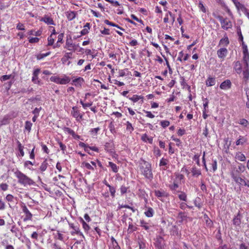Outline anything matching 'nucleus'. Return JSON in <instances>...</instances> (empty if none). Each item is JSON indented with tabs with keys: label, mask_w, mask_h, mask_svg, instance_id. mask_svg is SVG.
I'll list each match as a JSON object with an SVG mask.
<instances>
[{
	"label": "nucleus",
	"mask_w": 249,
	"mask_h": 249,
	"mask_svg": "<svg viewBox=\"0 0 249 249\" xmlns=\"http://www.w3.org/2000/svg\"><path fill=\"white\" fill-rule=\"evenodd\" d=\"M15 175L18 179V182L24 186H31L35 183L32 179L19 170L15 172Z\"/></svg>",
	"instance_id": "1"
},
{
	"label": "nucleus",
	"mask_w": 249,
	"mask_h": 249,
	"mask_svg": "<svg viewBox=\"0 0 249 249\" xmlns=\"http://www.w3.org/2000/svg\"><path fill=\"white\" fill-rule=\"evenodd\" d=\"M140 170L142 174L147 179L151 180L153 178L151 164L149 162L142 160L141 163Z\"/></svg>",
	"instance_id": "2"
},
{
	"label": "nucleus",
	"mask_w": 249,
	"mask_h": 249,
	"mask_svg": "<svg viewBox=\"0 0 249 249\" xmlns=\"http://www.w3.org/2000/svg\"><path fill=\"white\" fill-rule=\"evenodd\" d=\"M50 80L57 84L66 85L70 82L71 79L69 76L64 74L61 76L58 75L52 76L50 78Z\"/></svg>",
	"instance_id": "3"
},
{
	"label": "nucleus",
	"mask_w": 249,
	"mask_h": 249,
	"mask_svg": "<svg viewBox=\"0 0 249 249\" xmlns=\"http://www.w3.org/2000/svg\"><path fill=\"white\" fill-rule=\"evenodd\" d=\"M221 25L222 29L225 30H228L229 29L231 28L232 26V22L231 21L229 20L227 18H223L222 16H218L216 17Z\"/></svg>",
	"instance_id": "4"
},
{
	"label": "nucleus",
	"mask_w": 249,
	"mask_h": 249,
	"mask_svg": "<svg viewBox=\"0 0 249 249\" xmlns=\"http://www.w3.org/2000/svg\"><path fill=\"white\" fill-rule=\"evenodd\" d=\"M230 175L232 178L233 180L237 183V184L243 186L245 184L246 179L242 178L240 176L236 175L234 171H231L230 172Z\"/></svg>",
	"instance_id": "5"
},
{
	"label": "nucleus",
	"mask_w": 249,
	"mask_h": 249,
	"mask_svg": "<svg viewBox=\"0 0 249 249\" xmlns=\"http://www.w3.org/2000/svg\"><path fill=\"white\" fill-rule=\"evenodd\" d=\"M71 114L77 122H80L83 120V113H80L76 107H72Z\"/></svg>",
	"instance_id": "6"
},
{
	"label": "nucleus",
	"mask_w": 249,
	"mask_h": 249,
	"mask_svg": "<svg viewBox=\"0 0 249 249\" xmlns=\"http://www.w3.org/2000/svg\"><path fill=\"white\" fill-rule=\"evenodd\" d=\"M16 115H14V113H9L6 114L0 120V125H3L8 124L10 120L12 118L16 117Z\"/></svg>",
	"instance_id": "7"
},
{
	"label": "nucleus",
	"mask_w": 249,
	"mask_h": 249,
	"mask_svg": "<svg viewBox=\"0 0 249 249\" xmlns=\"http://www.w3.org/2000/svg\"><path fill=\"white\" fill-rule=\"evenodd\" d=\"M21 208L22 212L25 215V217L24 219V221L31 220H32L33 215L29 211L27 207L25 204L21 205Z\"/></svg>",
	"instance_id": "8"
},
{
	"label": "nucleus",
	"mask_w": 249,
	"mask_h": 249,
	"mask_svg": "<svg viewBox=\"0 0 249 249\" xmlns=\"http://www.w3.org/2000/svg\"><path fill=\"white\" fill-rule=\"evenodd\" d=\"M241 214L240 212H239L237 215L234 217L232 220L233 224L235 227H240L241 223Z\"/></svg>",
	"instance_id": "9"
},
{
	"label": "nucleus",
	"mask_w": 249,
	"mask_h": 249,
	"mask_svg": "<svg viewBox=\"0 0 249 249\" xmlns=\"http://www.w3.org/2000/svg\"><path fill=\"white\" fill-rule=\"evenodd\" d=\"M235 6L238 10H241L245 15H246L249 11V10L238 1L235 2Z\"/></svg>",
	"instance_id": "10"
},
{
	"label": "nucleus",
	"mask_w": 249,
	"mask_h": 249,
	"mask_svg": "<svg viewBox=\"0 0 249 249\" xmlns=\"http://www.w3.org/2000/svg\"><path fill=\"white\" fill-rule=\"evenodd\" d=\"M40 21H43L48 25H55L53 19L48 15H45L41 18Z\"/></svg>",
	"instance_id": "11"
},
{
	"label": "nucleus",
	"mask_w": 249,
	"mask_h": 249,
	"mask_svg": "<svg viewBox=\"0 0 249 249\" xmlns=\"http://www.w3.org/2000/svg\"><path fill=\"white\" fill-rule=\"evenodd\" d=\"M69 225L71 228L73 229V231L71 232V235H73L75 234H79L83 236L82 233L80 231L78 226H75L72 223H70Z\"/></svg>",
	"instance_id": "12"
},
{
	"label": "nucleus",
	"mask_w": 249,
	"mask_h": 249,
	"mask_svg": "<svg viewBox=\"0 0 249 249\" xmlns=\"http://www.w3.org/2000/svg\"><path fill=\"white\" fill-rule=\"evenodd\" d=\"M10 231L15 234V236L19 238L21 236V232L18 228L15 225L12 226Z\"/></svg>",
	"instance_id": "13"
},
{
	"label": "nucleus",
	"mask_w": 249,
	"mask_h": 249,
	"mask_svg": "<svg viewBox=\"0 0 249 249\" xmlns=\"http://www.w3.org/2000/svg\"><path fill=\"white\" fill-rule=\"evenodd\" d=\"M231 82L230 80H226L223 81L220 85V88L223 90H227L231 87Z\"/></svg>",
	"instance_id": "14"
},
{
	"label": "nucleus",
	"mask_w": 249,
	"mask_h": 249,
	"mask_svg": "<svg viewBox=\"0 0 249 249\" xmlns=\"http://www.w3.org/2000/svg\"><path fill=\"white\" fill-rule=\"evenodd\" d=\"M66 16L67 17L69 21L72 20L77 15L76 12L72 11H68L65 12Z\"/></svg>",
	"instance_id": "15"
},
{
	"label": "nucleus",
	"mask_w": 249,
	"mask_h": 249,
	"mask_svg": "<svg viewBox=\"0 0 249 249\" xmlns=\"http://www.w3.org/2000/svg\"><path fill=\"white\" fill-rule=\"evenodd\" d=\"M155 195L160 200H162V198L167 196L166 192L163 190H155L154 191Z\"/></svg>",
	"instance_id": "16"
},
{
	"label": "nucleus",
	"mask_w": 249,
	"mask_h": 249,
	"mask_svg": "<svg viewBox=\"0 0 249 249\" xmlns=\"http://www.w3.org/2000/svg\"><path fill=\"white\" fill-rule=\"evenodd\" d=\"M143 98L144 97L143 96L136 94H134L132 97H129V99L134 103H136L141 100L142 104L143 103Z\"/></svg>",
	"instance_id": "17"
},
{
	"label": "nucleus",
	"mask_w": 249,
	"mask_h": 249,
	"mask_svg": "<svg viewBox=\"0 0 249 249\" xmlns=\"http://www.w3.org/2000/svg\"><path fill=\"white\" fill-rule=\"evenodd\" d=\"M190 171L194 177L197 178L199 176L201 175V170L200 169H198L196 166H193Z\"/></svg>",
	"instance_id": "18"
},
{
	"label": "nucleus",
	"mask_w": 249,
	"mask_h": 249,
	"mask_svg": "<svg viewBox=\"0 0 249 249\" xmlns=\"http://www.w3.org/2000/svg\"><path fill=\"white\" fill-rule=\"evenodd\" d=\"M228 53V50L226 48H221L217 52V54L220 58H224Z\"/></svg>",
	"instance_id": "19"
},
{
	"label": "nucleus",
	"mask_w": 249,
	"mask_h": 249,
	"mask_svg": "<svg viewBox=\"0 0 249 249\" xmlns=\"http://www.w3.org/2000/svg\"><path fill=\"white\" fill-rule=\"evenodd\" d=\"M84 82V79L81 77H79L72 80V84L76 87H81Z\"/></svg>",
	"instance_id": "20"
},
{
	"label": "nucleus",
	"mask_w": 249,
	"mask_h": 249,
	"mask_svg": "<svg viewBox=\"0 0 249 249\" xmlns=\"http://www.w3.org/2000/svg\"><path fill=\"white\" fill-rule=\"evenodd\" d=\"M65 47L69 51H75L76 50V45L71 41L67 40Z\"/></svg>",
	"instance_id": "21"
},
{
	"label": "nucleus",
	"mask_w": 249,
	"mask_h": 249,
	"mask_svg": "<svg viewBox=\"0 0 249 249\" xmlns=\"http://www.w3.org/2000/svg\"><path fill=\"white\" fill-rule=\"evenodd\" d=\"M248 139L246 136H239L238 140L236 142V145H243L247 142Z\"/></svg>",
	"instance_id": "22"
},
{
	"label": "nucleus",
	"mask_w": 249,
	"mask_h": 249,
	"mask_svg": "<svg viewBox=\"0 0 249 249\" xmlns=\"http://www.w3.org/2000/svg\"><path fill=\"white\" fill-rule=\"evenodd\" d=\"M243 62L245 64V66L247 68H249V53L246 52L243 53Z\"/></svg>",
	"instance_id": "23"
},
{
	"label": "nucleus",
	"mask_w": 249,
	"mask_h": 249,
	"mask_svg": "<svg viewBox=\"0 0 249 249\" xmlns=\"http://www.w3.org/2000/svg\"><path fill=\"white\" fill-rule=\"evenodd\" d=\"M215 78L214 77H209L206 81V85L207 87H211L215 84Z\"/></svg>",
	"instance_id": "24"
},
{
	"label": "nucleus",
	"mask_w": 249,
	"mask_h": 249,
	"mask_svg": "<svg viewBox=\"0 0 249 249\" xmlns=\"http://www.w3.org/2000/svg\"><path fill=\"white\" fill-rule=\"evenodd\" d=\"M168 160L167 159L162 158L160 160L159 165L163 170H166L167 168Z\"/></svg>",
	"instance_id": "25"
},
{
	"label": "nucleus",
	"mask_w": 249,
	"mask_h": 249,
	"mask_svg": "<svg viewBox=\"0 0 249 249\" xmlns=\"http://www.w3.org/2000/svg\"><path fill=\"white\" fill-rule=\"evenodd\" d=\"M235 158L236 160L241 161H244L246 160V157L245 155L241 152H237L235 154Z\"/></svg>",
	"instance_id": "26"
},
{
	"label": "nucleus",
	"mask_w": 249,
	"mask_h": 249,
	"mask_svg": "<svg viewBox=\"0 0 249 249\" xmlns=\"http://www.w3.org/2000/svg\"><path fill=\"white\" fill-rule=\"evenodd\" d=\"M141 139L143 142H148L150 144L153 142V138L152 137H148L146 134L142 135Z\"/></svg>",
	"instance_id": "27"
},
{
	"label": "nucleus",
	"mask_w": 249,
	"mask_h": 249,
	"mask_svg": "<svg viewBox=\"0 0 249 249\" xmlns=\"http://www.w3.org/2000/svg\"><path fill=\"white\" fill-rule=\"evenodd\" d=\"M34 165V162H33L30 160H26L24 162V167L28 169L31 171H34V169L32 167V166Z\"/></svg>",
	"instance_id": "28"
},
{
	"label": "nucleus",
	"mask_w": 249,
	"mask_h": 249,
	"mask_svg": "<svg viewBox=\"0 0 249 249\" xmlns=\"http://www.w3.org/2000/svg\"><path fill=\"white\" fill-rule=\"evenodd\" d=\"M72 53H65L63 57L61 59L62 63L65 64L67 61L72 58Z\"/></svg>",
	"instance_id": "29"
},
{
	"label": "nucleus",
	"mask_w": 249,
	"mask_h": 249,
	"mask_svg": "<svg viewBox=\"0 0 249 249\" xmlns=\"http://www.w3.org/2000/svg\"><path fill=\"white\" fill-rule=\"evenodd\" d=\"M111 246L110 247V249H121L118 244V243L113 237L111 238Z\"/></svg>",
	"instance_id": "30"
},
{
	"label": "nucleus",
	"mask_w": 249,
	"mask_h": 249,
	"mask_svg": "<svg viewBox=\"0 0 249 249\" xmlns=\"http://www.w3.org/2000/svg\"><path fill=\"white\" fill-rule=\"evenodd\" d=\"M48 166V163L47 162V159H45L41 164L40 167H39V170L41 172H43L45 171L46 170L47 167Z\"/></svg>",
	"instance_id": "31"
},
{
	"label": "nucleus",
	"mask_w": 249,
	"mask_h": 249,
	"mask_svg": "<svg viewBox=\"0 0 249 249\" xmlns=\"http://www.w3.org/2000/svg\"><path fill=\"white\" fill-rule=\"evenodd\" d=\"M105 150L107 152L111 153L112 152L113 149V144L111 142H107L105 143Z\"/></svg>",
	"instance_id": "32"
},
{
	"label": "nucleus",
	"mask_w": 249,
	"mask_h": 249,
	"mask_svg": "<svg viewBox=\"0 0 249 249\" xmlns=\"http://www.w3.org/2000/svg\"><path fill=\"white\" fill-rule=\"evenodd\" d=\"M108 166L110 167L111 169V170L114 173H117L119 170V167L117 166V165L111 161L108 162Z\"/></svg>",
	"instance_id": "33"
},
{
	"label": "nucleus",
	"mask_w": 249,
	"mask_h": 249,
	"mask_svg": "<svg viewBox=\"0 0 249 249\" xmlns=\"http://www.w3.org/2000/svg\"><path fill=\"white\" fill-rule=\"evenodd\" d=\"M229 44V38L227 37V36H225L224 37L221 39L219 41V45H223V46H228Z\"/></svg>",
	"instance_id": "34"
},
{
	"label": "nucleus",
	"mask_w": 249,
	"mask_h": 249,
	"mask_svg": "<svg viewBox=\"0 0 249 249\" xmlns=\"http://www.w3.org/2000/svg\"><path fill=\"white\" fill-rule=\"evenodd\" d=\"M54 238L57 240L63 241L64 239L63 234L60 232L59 231H56L55 233H53Z\"/></svg>",
	"instance_id": "35"
},
{
	"label": "nucleus",
	"mask_w": 249,
	"mask_h": 249,
	"mask_svg": "<svg viewBox=\"0 0 249 249\" xmlns=\"http://www.w3.org/2000/svg\"><path fill=\"white\" fill-rule=\"evenodd\" d=\"M5 199L7 201L9 202V206L11 207V203L14 202L15 197L11 194H8L6 196Z\"/></svg>",
	"instance_id": "36"
},
{
	"label": "nucleus",
	"mask_w": 249,
	"mask_h": 249,
	"mask_svg": "<svg viewBox=\"0 0 249 249\" xmlns=\"http://www.w3.org/2000/svg\"><path fill=\"white\" fill-rule=\"evenodd\" d=\"M63 130L64 132L71 135L73 138H75L77 136L74 131L69 127H64Z\"/></svg>",
	"instance_id": "37"
},
{
	"label": "nucleus",
	"mask_w": 249,
	"mask_h": 249,
	"mask_svg": "<svg viewBox=\"0 0 249 249\" xmlns=\"http://www.w3.org/2000/svg\"><path fill=\"white\" fill-rule=\"evenodd\" d=\"M17 143L18 149L19 151V155L21 157H23L24 155V152L23 151L24 146L22 145L21 143L18 141H17Z\"/></svg>",
	"instance_id": "38"
},
{
	"label": "nucleus",
	"mask_w": 249,
	"mask_h": 249,
	"mask_svg": "<svg viewBox=\"0 0 249 249\" xmlns=\"http://www.w3.org/2000/svg\"><path fill=\"white\" fill-rule=\"evenodd\" d=\"M234 68L237 73H239L241 72V65L239 61L235 62Z\"/></svg>",
	"instance_id": "39"
},
{
	"label": "nucleus",
	"mask_w": 249,
	"mask_h": 249,
	"mask_svg": "<svg viewBox=\"0 0 249 249\" xmlns=\"http://www.w3.org/2000/svg\"><path fill=\"white\" fill-rule=\"evenodd\" d=\"M28 35H33L36 36H40L42 34V31L41 30H37L35 31L34 30H30L28 32Z\"/></svg>",
	"instance_id": "40"
},
{
	"label": "nucleus",
	"mask_w": 249,
	"mask_h": 249,
	"mask_svg": "<svg viewBox=\"0 0 249 249\" xmlns=\"http://www.w3.org/2000/svg\"><path fill=\"white\" fill-rule=\"evenodd\" d=\"M145 215L148 217H151L153 216L154 210L151 208L149 207L147 211L144 212Z\"/></svg>",
	"instance_id": "41"
},
{
	"label": "nucleus",
	"mask_w": 249,
	"mask_h": 249,
	"mask_svg": "<svg viewBox=\"0 0 249 249\" xmlns=\"http://www.w3.org/2000/svg\"><path fill=\"white\" fill-rule=\"evenodd\" d=\"M105 23L108 25H109V26H113V27H117V28L121 30H124V29L123 28H122V27H120L117 24H116L113 22H111L110 21H109V20H105Z\"/></svg>",
	"instance_id": "42"
},
{
	"label": "nucleus",
	"mask_w": 249,
	"mask_h": 249,
	"mask_svg": "<svg viewBox=\"0 0 249 249\" xmlns=\"http://www.w3.org/2000/svg\"><path fill=\"white\" fill-rule=\"evenodd\" d=\"M137 227L132 224V223H129L128 225V228L127 229V231L128 233H132L133 231H136Z\"/></svg>",
	"instance_id": "43"
},
{
	"label": "nucleus",
	"mask_w": 249,
	"mask_h": 249,
	"mask_svg": "<svg viewBox=\"0 0 249 249\" xmlns=\"http://www.w3.org/2000/svg\"><path fill=\"white\" fill-rule=\"evenodd\" d=\"M80 222L82 224L83 228L85 231H88L90 229L89 225L82 219L81 218Z\"/></svg>",
	"instance_id": "44"
},
{
	"label": "nucleus",
	"mask_w": 249,
	"mask_h": 249,
	"mask_svg": "<svg viewBox=\"0 0 249 249\" xmlns=\"http://www.w3.org/2000/svg\"><path fill=\"white\" fill-rule=\"evenodd\" d=\"M126 129L127 131L131 133L134 130L132 124L128 121L126 123Z\"/></svg>",
	"instance_id": "45"
},
{
	"label": "nucleus",
	"mask_w": 249,
	"mask_h": 249,
	"mask_svg": "<svg viewBox=\"0 0 249 249\" xmlns=\"http://www.w3.org/2000/svg\"><path fill=\"white\" fill-rule=\"evenodd\" d=\"M194 204L198 208H201L202 205L201 202V199L199 197H197L195 199Z\"/></svg>",
	"instance_id": "46"
},
{
	"label": "nucleus",
	"mask_w": 249,
	"mask_h": 249,
	"mask_svg": "<svg viewBox=\"0 0 249 249\" xmlns=\"http://www.w3.org/2000/svg\"><path fill=\"white\" fill-rule=\"evenodd\" d=\"M238 123L244 127H247L249 124L248 121L245 119H240L238 121Z\"/></svg>",
	"instance_id": "47"
},
{
	"label": "nucleus",
	"mask_w": 249,
	"mask_h": 249,
	"mask_svg": "<svg viewBox=\"0 0 249 249\" xmlns=\"http://www.w3.org/2000/svg\"><path fill=\"white\" fill-rule=\"evenodd\" d=\"M47 40H48L47 46H52L54 43L55 37H54L52 36H50L48 37Z\"/></svg>",
	"instance_id": "48"
},
{
	"label": "nucleus",
	"mask_w": 249,
	"mask_h": 249,
	"mask_svg": "<svg viewBox=\"0 0 249 249\" xmlns=\"http://www.w3.org/2000/svg\"><path fill=\"white\" fill-rule=\"evenodd\" d=\"M83 167L86 168L87 169L93 171L94 170V168L89 163L86 162H83L82 163Z\"/></svg>",
	"instance_id": "49"
},
{
	"label": "nucleus",
	"mask_w": 249,
	"mask_h": 249,
	"mask_svg": "<svg viewBox=\"0 0 249 249\" xmlns=\"http://www.w3.org/2000/svg\"><path fill=\"white\" fill-rule=\"evenodd\" d=\"M245 169H246L245 166L244 165H243L242 164H240L238 165V168L236 170V172H238L239 173H241L244 172L245 171Z\"/></svg>",
	"instance_id": "50"
},
{
	"label": "nucleus",
	"mask_w": 249,
	"mask_h": 249,
	"mask_svg": "<svg viewBox=\"0 0 249 249\" xmlns=\"http://www.w3.org/2000/svg\"><path fill=\"white\" fill-rule=\"evenodd\" d=\"M32 125V123L31 122L26 121L25 122V129L29 132H30Z\"/></svg>",
	"instance_id": "51"
},
{
	"label": "nucleus",
	"mask_w": 249,
	"mask_h": 249,
	"mask_svg": "<svg viewBox=\"0 0 249 249\" xmlns=\"http://www.w3.org/2000/svg\"><path fill=\"white\" fill-rule=\"evenodd\" d=\"M141 226L145 230L147 231L149 229V226L147 223L145 222L143 220H141L140 221Z\"/></svg>",
	"instance_id": "52"
},
{
	"label": "nucleus",
	"mask_w": 249,
	"mask_h": 249,
	"mask_svg": "<svg viewBox=\"0 0 249 249\" xmlns=\"http://www.w3.org/2000/svg\"><path fill=\"white\" fill-rule=\"evenodd\" d=\"M108 188L111 196L112 197H114L116 193L115 188L114 187L111 186V185H108Z\"/></svg>",
	"instance_id": "53"
},
{
	"label": "nucleus",
	"mask_w": 249,
	"mask_h": 249,
	"mask_svg": "<svg viewBox=\"0 0 249 249\" xmlns=\"http://www.w3.org/2000/svg\"><path fill=\"white\" fill-rule=\"evenodd\" d=\"M179 198L181 200L186 201L187 196L184 192H181L178 196Z\"/></svg>",
	"instance_id": "54"
},
{
	"label": "nucleus",
	"mask_w": 249,
	"mask_h": 249,
	"mask_svg": "<svg viewBox=\"0 0 249 249\" xmlns=\"http://www.w3.org/2000/svg\"><path fill=\"white\" fill-rule=\"evenodd\" d=\"M178 188V183L174 182L173 184L170 185V188L172 191L175 192Z\"/></svg>",
	"instance_id": "55"
},
{
	"label": "nucleus",
	"mask_w": 249,
	"mask_h": 249,
	"mask_svg": "<svg viewBox=\"0 0 249 249\" xmlns=\"http://www.w3.org/2000/svg\"><path fill=\"white\" fill-rule=\"evenodd\" d=\"M29 42L30 43H37L39 40V38L38 37H29Z\"/></svg>",
	"instance_id": "56"
},
{
	"label": "nucleus",
	"mask_w": 249,
	"mask_h": 249,
	"mask_svg": "<svg viewBox=\"0 0 249 249\" xmlns=\"http://www.w3.org/2000/svg\"><path fill=\"white\" fill-rule=\"evenodd\" d=\"M209 101L207 98L203 99V106L204 107L203 109L207 110L208 107Z\"/></svg>",
	"instance_id": "57"
},
{
	"label": "nucleus",
	"mask_w": 249,
	"mask_h": 249,
	"mask_svg": "<svg viewBox=\"0 0 249 249\" xmlns=\"http://www.w3.org/2000/svg\"><path fill=\"white\" fill-rule=\"evenodd\" d=\"M160 124L162 127L165 128L169 125L170 122L167 120L162 121L160 122Z\"/></svg>",
	"instance_id": "58"
},
{
	"label": "nucleus",
	"mask_w": 249,
	"mask_h": 249,
	"mask_svg": "<svg viewBox=\"0 0 249 249\" xmlns=\"http://www.w3.org/2000/svg\"><path fill=\"white\" fill-rule=\"evenodd\" d=\"M116 13L118 15H122L123 14L124 9L122 4L119 6H118V8L116 10Z\"/></svg>",
	"instance_id": "59"
},
{
	"label": "nucleus",
	"mask_w": 249,
	"mask_h": 249,
	"mask_svg": "<svg viewBox=\"0 0 249 249\" xmlns=\"http://www.w3.org/2000/svg\"><path fill=\"white\" fill-rule=\"evenodd\" d=\"M59 145L60 149L62 151L63 154H64L66 151V146L65 144H63L62 142H58Z\"/></svg>",
	"instance_id": "60"
},
{
	"label": "nucleus",
	"mask_w": 249,
	"mask_h": 249,
	"mask_svg": "<svg viewBox=\"0 0 249 249\" xmlns=\"http://www.w3.org/2000/svg\"><path fill=\"white\" fill-rule=\"evenodd\" d=\"M199 157L200 155L196 154L193 158V160L195 161L198 166H200Z\"/></svg>",
	"instance_id": "61"
},
{
	"label": "nucleus",
	"mask_w": 249,
	"mask_h": 249,
	"mask_svg": "<svg viewBox=\"0 0 249 249\" xmlns=\"http://www.w3.org/2000/svg\"><path fill=\"white\" fill-rule=\"evenodd\" d=\"M171 139L175 141L176 142V145L178 146H180L181 145V141L179 139H178V138H175L174 136H172L171 137Z\"/></svg>",
	"instance_id": "62"
},
{
	"label": "nucleus",
	"mask_w": 249,
	"mask_h": 249,
	"mask_svg": "<svg viewBox=\"0 0 249 249\" xmlns=\"http://www.w3.org/2000/svg\"><path fill=\"white\" fill-rule=\"evenodd\" d=\"M16 28L18 30H25V26L23 24H22L21 23H18L17 24Z\"/></svg>",
	"instance_id": "63"
},
{
	"label": "nucleus",
	"mask_w": 249,
	"mask_h": 249,
	"mask_svg": "<svg viewBox=\"0 0 249 249\" xmlns=\"http://www.w3.org/2000/svg\"><path fill=\"white\" fill-rule=\"evenodd\" d=\"M99 130H100V128L97 127V128L91 129L89 132H90L91 135H96Z\"/></svg>",
	"instance_id": "64"
}]
</instances>
